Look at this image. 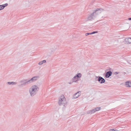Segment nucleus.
<instances>
[{
    "label": "nucleus",
    "mask_w": 131,
    "mask_h": 131,
    "mask_svg": "<svg viewBox=\"0 0 131 131\" xmlns=\"http://www.w3.org/2000/svg\"><path fill=\"white\" fill-rule=\"evenodd\" d=\"M79 80V79H78L75 75L73 77L72 79L71 80V81L72 83H77V82Z\"/></svg>",
    "instance_id": "10"
},
{
    "label": "nucleus",
    "mask_w": 131,
    "mask_h": 131,
    "mask_svg": "<svg viewBox=\"0 0 131 131\" xmlns=\"http://www.w3.org/2000/svg\"><path fill=\"white\" fill-rule=\"evenodd\" d=\"M19 82L21 83V85H25L29 84V80L27 79L21 80Z\"/></svg>",
    "instance_id": "4"
},
{
    "label": "nucleus",
    "mask_w": 131,
    "mask_h": 131,
    "mask_svg": "<svg viewBox=\"0 0 131 131\" xmlns=\"http://www.w3.org/2000/svg\"><path fill=\"white\" fill-rule=\"evenodd\" d=\"M81 92L80 91L78 92L77 93L75 94L72 97L73 99H75L78 98L80 95Z\"/></svg>",
    "instance_id": "7"
},
{
    "label": "nucleus",
    "mask_w": 131,
    "mask_h": 131,
    "mask_svg": "<svg viewBox=\"0 0 131 131\" xmlns=\"http://www.w3.org/2000/svg\"><path fill=\"white\" fill-rule=\"evenodd\" d=\"M100 77L99 76L98 77L97 76H95V80L96 81H97V79H98L99 77Z\"/></svg>",
    "instance_id": "19"
},
{
    "label": "nucleus",
    "mask_w": 131,
    "mask_h": 131,
    "mask_svg": "<svg viewBox=\"0 0 131 131\" xmlns=\"http://www.w3.org/2000/svg\"><path fill=\"white\" fill-rule=\"evenodd\" d=\"M97 31H93V32H92V33L93 34H95V33H97Z\"/></svg>",
    "instance_id": "23"
},
{
    "label": "nucleus",
    "mask_w": 131,
    "mask_h": 131,
    "mask_svg": "<svg viewBox=\"0 0 131 131\" xmlns=\"http://www.w3.org/2000/svg\"><path fill=\"white\" fill-rule=\"evenodd\" d=\"M6 84L9 85H16L17 83L14 82H8L6 83Z\"/></svg>",
    "instance_id": "14"
},
{
    "label": "nucleus",
    "mask_w": 131,
    "mask_h": 131,
    "mask_svg": "<svg viewBox=\"0 0 131 131\" xmlns=\"http://www.w3.org/2000/svg\"><path fill=\"white\" fill-rule=\"evenodd\" d=\"M126 85L127 87H131V82L130 81H127L126 82Z\"/></svg>",
    "instance_id": "11"
},
{
    "label": "nucleus",
    "mask_w": 131,
    "mask_h": 131,
    "mask_svg": "<svg viewBox=\"0 0 131 131\" xmlns=\"http://www.w3.org/2000/svg\"><path fill=\"white\" fill-rule=\"evenodd\" d=\"M71 83H72L71 82H70L69 83V84H71Z\"/></svg>",
    "instance_id": "25"
},
{
    "label": "nucleus",
    "mask_w": 131,
    "mask_h": 131,
    "mask_svg": "<svg viewBox=\"0 0 131 131\" xmlns=\"http://www.w3.org/2000/svg\"><path fill=\"white\" fill-rule=\"evenodd\" d=\"M89 35H90V33H86L85 34V35L86 36H87Z\"/></svg>",
    "instance_id": "22"
},
{
    "label": "nucleus",
    "mask_w": 131,
    "mask_h": 131,
    "mask_svg": "<svg viewBox=\"0 0 131 131\" xmlns=\"http://www.w3.org/2000/svg\"><path fill=\"white\" fill-rule=\"evenodd\" d=\"M75 76L78 79H80L81 77L82 74L80 73H78L77 74H76Z\"/></svg>",
    "instance_id": "12"
},
{
    "label": "nucleus",
    "mask_w": 131,
    "mask_h": 131,
    "mask_svg": "<svg viewBox=\"0 0 131 131\" xmlns=\"http://www.w3.org/2000/svg\"><path fill=\"white\" fill-rule=\"evenodd\" d=\"M129 63V64H131V63Z\"/></svg>",
    "instance_id": "27"
},
{
    "label": "nucleus",
    "mask_w": 131,
    "mask_h": 131,
    "mask_svg": "<svg viewBox=\"0 0 131 131\" xmlns=\"http://www.w3.org/2000/svg\"><path fill=\"white\" fill-rule=\"evenodd\" d=\"M90 35L93 34V33H92V32L90 33Z\"/></svg>",
    "instance_id": "26"
},
{
    "label": "nucleus",
    "mask_w": 131,
    "mask_h": 131,
    "mask_svg": "<svg viewBox=\"0 0 131 131\" xmlns=\"http://www.w3.org/2000/svg\"><path fill=\"white\" fill-rule=\"evenodd\" d=\"M119 73V72H114V74H115V75H117V74H118Z\"/></svg>",
    "instance_id": "21"
},
{
    "label": "nucleus",
    "mask_w": 131,
    "mask_h": 131,
    "mask_svg": "<svg viewBox=\"0 0 131 131\" xmlns=\"http://www.w3.org/2000/svg\"><path fill=\"white\" fill-rule=\"evenodd\" d=\"M95 112V111L94 110V109H93L91 110H90L88 112L87 114H92Z\"/></svg>",
    "instance_id": "13"
},
{
    "label": "nucleus",
    "mask_w": 131,
    "mask_h": 131,
    "mask_svg": "<svg viewBox=\"0 0 131 131\" xmlns=\"http://www.w3.org/2000/svg\"><path fill=\"white\" fill-rule=\"evenodd\" d=\"M58 103L60 105H63L64 106H65V105L67 104V102L66 99L63 95H62L59 97Z\"/></svg>",
    "instance_id": "3"
},
{
    "label": "nucleus",
    "mask_w": 131,
    "mask_h": 131,
    "mask_svg": "<svg viewBox=\"0 0 131 131\" xmlns=\"http://www.w3.org/2000/svg\"><path fill=\"white\" fill-rule=\"evenodd\" d=\"M104 10L101 8H97L92 13L90 14L87 18L88 20H94L100 14L103 12Z\"/></svg>",
    "instance_id": "1"
},
{
    "label": "nucleus",
    "mask_w": 131,
    "mask_h": 131,
    "mask_svg": "<svg viewBox=\"0 0 131 131\" xmlns=\"http://www.w3.org/2000/svg\"><path fill=\"white\" fill-rule=\"evenodd\" d=\"M94 109V110L95 111V112L96 111H99L100 109H101V107H97L95 108Z\"/></svg>",
    "instance_id": "16"
},
{
    "label": "nucleus",
    "mask_w": 131,
    "mask_h": 131,
    "mask_svg": "<svg viewBox=\"0 0 131 131\" xmlns=\"http://www.w3.org/2000/svg\"><path fill=\"white\" fill-rule=\"evenodd\" d=\"M39 88L36 85L31 86L29 89V92L30 95L33 97L36 95L39 90Z\"/></svg>",
    "instance_id": "2"
},
{
    "label": "nucleus",
    "mask_w": 131,
    "mask_h": 131,
    "mask_svg": "<svg viewBox=\"0 0 131 131\" xmlns=\"http://www.w3.org/2000/svg\"><path fill=\"white\" fill-rule=\"evenodd\" d=\"M39 76H35L30 79H28L29 84L33 83L36 81L39 78Z\"/></svg>",
    "instance_id": "5"
},
{
    "label": "nucleus",
    "mask_w": 131,
    "mask_h": 131,
    "mask_svg": "<svg viewBox=\"0 0 131 131\" xmlns=\"http://www.w3.org/2000/svg\"><path fill=\"white\" fill-rule=\"evenodd\" d=\"M8 5V4L7 3H6L5 4L2 5H3V6H4V7L7 6Z\"/></svg>",
    "instance_id": "20"
},
{
    "label": "nucleus",
    "mask_w": 131,
    "mask_h": 131,
    "mask_svg": "<svg viewBox=\"0 0 131 131\" xmlns=\"http://www.w3.org/2000/svg\"><path fill=\"white\" fill-rule=\"evenodd\" d=\"M4 8V6L2 5H0V10L3 9Z\"/></svg>",
    "instance_id": "17"
},
{
    "label": "nucleus",
    "mask_w": 131,
    "mask_h": 131,
    "mask_svg": "<svg viewBox=\"0 0 131 131\" xmlns=\"http://www.w3.org/2000/svg\"><path fill=\"white\" fill-rule=\"evenodd\" d=\"M97 81L101 83H104L105 81V79L103 78L100 76L99 77Z\"/></svg>",
    "instance_id": "6"
},
{
    "label": "nucleus",
    "mask_w": 131,
    "mask_h": 131,
    "mask_svg": "<svg viewBox=\"0 0 131 131\" xmlns=\"http://www.w3.org/2000/svg\"><path fill=\"white\" fill-rule=\"evenodd\" d=\"M46 62V60H44L42 61H40L38 63V64L39 65H41L43 63H45Z\"/></svg>",
    "instance_id": "15"
},
{
    "label": "nucleus",
    "mask_w": 131,
    "mask_h": 131,
    "mask_svg": "<svg viewBox=\"0 0 131 131\" xmlns=\"http://www.w3.org/2000/svg\"><path fill=\"white\" fill-rule=\"evenodd\" d=\"M112 73L111 71H108L106 73L105 76L107 78H108L111 75Z\"/></svg>",
    "instance_id": "8"
},
{
    "label": "nucleus",
    "mask_w": 131,
    "mask_h": 131,
    "mask_svg": "<svg viewBox=\"0 0 131 131\" xmlns=\"http://www.w3.org/2000/svg\"><path fill=\"white\" fill-rule=\"evenodd\" d=\"M124 41L127 44H129L131 43V38H126L124 40Z\"/></svg>",
    "instance_id": "9"
},
{
    "label": "nucleus",
    "mask_w": 131,
    "mask_h": 131,
    "mask_svg": "<svg viewBox=\"0 0 131 131\" xmlns=\"http://www.w3.org/2000/svg\"><path fill=\"white\" fill-rule=\"evenodd\" d=\"M128 20H131V17L129 18L128 19Z\"/></svg>",
    "instance_id": "24"
},
{
    "label": "nucleus",
    "mask_w": 131,
    "mask_h": 131,
    "mask_svg": "<svg viewBox=\"0 0 131 131\" xmlns=\"http://www.w3.org/2000/svg\"><path fill=\"white\" fill-rule=\"evenodd\" d=\"M109 131H120V130H115L114 129H110Z\"/></svg>",
    "instance_id": "18"
}]
</instances>
